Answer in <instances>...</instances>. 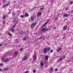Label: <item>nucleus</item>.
Wrapping results in <instances>:
<instances>
[{
  "label": "nucleus",
  "mask_w": 73,
  "mask_h": 73,
  "mask_svg": "<svg viewBox=\"0 0 73 73\" xmlns=\"http://www.w3.org/2000/svg\"><path fill=\"white\" fill-rule=\"evenodd\" d=\"M19 21V19L17 18H15L14 20V23L15 24H16Z\"/></svg>",
  "instance_id": "nucleus-1"
},
{
  "label": "nucleus",
  "mask_w": 73,
  "mask_h": 73,
  "mask_svg": "<svg viewBox=\"0 0 73 73\" xmlns=\"http://www.w3.org/2000/svg\"><path fill=\"white\" fill-rule=\"evenodd\" d=\"M48 31V29L44 28L41 30L42 32H46Z\"/></svg>",
  "instance_id": "nucleus-2"
},
{
  "label": "nucleus",
  "mask_w": 73,
  "mask_h": 73,
  "mask_svg": "<svg viewBox=\"0 0 73 73\" xmlns=\"http://www.w3.org/2000/svg\"><path fill=\"white\" fill-rule=\"evenodd\" d=\"M36 25V23L34 22L33 23L32 25H31V28H32V29H33L34 28V27H35V26Z\"/></svg>",
  "instance_id": "nucleus-3"
},
{
  "label": "nucleus",
  "mask_w": 73,
  "mask_h": 73,
  "mask_svg": "<svg viewBox=\"0 0 73 73\" xmlns=\"http://www.w3.org/2000/svg\"><path fill=\"white\" fill-rule=\"evenodd\" d=\"M16 26V25L15 24L14 26L12 27V29L11 30L12 32L13 33H14L15 32V29H14V28Z\"/></svg>",
  "instance_id": "nucleus-4"
},
{
  "label": "nucleus",
  "mask_w": 73,
  "mask_h": 73,
  "mask_svg": "<svg viewBox=\"0 0 73 73\" xmlns=\"http://www.w3.org/2000/svg\"><path fill=\"white\" fill-rule=\"evenodd\" d=\"M28 59V56H25L23 60V61H25V60H27Z\"/></svg>",
  "instance_id": "nucleus-5"
},
{
  "label": "nucleus",
  "mask_w": 73,
  "mask_h": 73,
  "mask_svg": "<svg viewBox=\"0 0 73 73\" xmlns=\"http://www.w3.org/2000/svg\"><path fill=\"white\" fill-rule=\"evenodd\" d=\"M9 4L8 3H7V4H5L2 7V8H5V7H7V6H8Z\"/></svg>",
  "instance_id": "nucleus-6"
},
{
  "label": "nucleus",
  "mask_w": 73,
  "mask_h": 73,
  "mask_svg": "<svg viewBox=\"0 0 73 73\" xmlns=\"http://www.w3.org/2000/svg\"><path fill=\"white\" fill-rule=\"evenodd\" d=\"M41 15V12H38L37 15V17H39Z\"/></svg>",
  "instance_id": "nucleus-7"
},
{
  "label": "nucleus",
  "mask_w": 73,
  "mask_h": 73,
  "mask_svg": "<svg viewBox=\"0 0 73 73\" xmlns=\"http://www.w3.org/2000/svg\"><path fill=\"white\" fill-rule=\"evenodd\" d=\"M19 54V52L18 51H16L14 53V56H17V54Z\"/></svg>",
  "instance_id": "nucleus-8"
},
{
  "label": "nucleus",
  "mask_w": 73,
  "mask_h": 73,
  "mask_svg": "<svg viewBox=\"0 0 73 73\" xmlns=\"http://www.w3.org/2000/svg\"><path fill=\"white\" fill-rule=\"evenodd\" d=\"M9 59L8 58H6L3 61L4 62H8L9 61Z\"/></svg>",
  "instance_id": "nucleus-9"
},
{
  "label": "nucleus",
  "mask_w": 73,
  "mask_h": 73,
  "mask_svg": "<svg viewBox=\"0 0 73 73\" xmlns=\"http://www.w3.org/2000/svg\"><path fill=\"white\" fill-rule=\"evenodd\" d=\"M49 23V21H47L43 25V27H44L45 25H46V24H48Z\"/></svg>",
  "instance_id": "nucleus-10"
},
{
  "label": "nucleus",
  "mask_w": 73,
  "mask_h": 73,
  "mask_svg": "<svg viewBox=\"0 0 73 73\" xmlns=\"http://www.w3.org/2000/svg\"><path fill=\"white\" fill-rule=\"evenodd\" d=\"M33 57L34 58L33 61H35L37 59V57L35 56H33Z\"/></svg>",
  "instance_id": "nucleus-11"
},
{
  "label": "nucleus",
  "mask_w": 73,
  "mask_h": 73,
  "mask_svg": "<svg viewBox=\"0 0 73 73\" xmlns=\"http://www.w3.org/2000/svg\"><path fill=\"white\" fill-rule=\"evenodd\" d=\"M43 51L44 52V53H46V52H47V50H46V48H44V49Z\"/></svg>",
  "instance_id": "nucleus-12"
},
{
  "label": "nucleus",
  "mask_w": 73,
  "mask_h": 73,
  "mask_svg": "<svg viewBox=\"0 0 73 73\" xmlns=\"http://www.w3.org/2000/svg\"><path fill=\"white\" fill-rule=\"evenodd\" d=\"M30 19H31V21H32L33 20V19H34V17L33 16H31V17Z\"/></svg>",
  "instance_id": "nucleus-13"
},
{
  "label": "nucleus",
  "mask_w": 73,
  "mask_h": 73,
  "mask_svg": "<svg viewBox=\"0 0 73 73\" xmlns=\"http://www.w3.org/2000/svg\"><path fill=\"white\" fill-rule=\"evenodd\" d=\"M63 16L64 17H68V16H69V15L68 14H64Z\"/></svg>",
  "instance_id": "nucleus-14"
},
{
  "label": "nucleus",
  "mask_w": 73,
  "mask_h": 73,
  "mask_svg": "<svg viewBox=\"0 0 73 73\" xmlns=\"http://www.w3.org/2000/svg\"><path fill=\"white\" fill-rule=\"evenodd\" d=\"M40 65L41 66H44V63L43 62H41L40 63Z\"/></svg>",
  "instance_id": "nucleus-15"
},
{
  "label": "nucleus",
  "mask_w": 73,
  "mask_h": 73,
  "mask_svg": "<svg viewBox=\"0 0 73 73\" xmlns=\"http://www.w3.org/2000/svg\"><path fill=\"white\" fill-rule=\"evenodd\" d=\"M25 17H28V16H29V14H28V13H26L25 14Z\"/></svg>",
  "instance_id": "nucleus-16"
},
{
  "label": "nucleus",
  "mask_w": 73,
  "mask_h": 73,
  "mask_svg": "<svg viewBox=\"0 0 73 73\" xmlns=\"http://www.w3.org/2000/svg\"><path fill=\"white\" fill-rule=\"evenodd\" d=\"M66 26H64L63 29L64 31H66Z\"/></svg>",
  "instance_id": "nucleus-17"
},
{
  "label": "nucleus",
  "mask_w": 73,
  "mask_h": 73,
  "mask_svg": "<svg viewBox=\"0 0 73 73\" xmlns=\"http://www.w3.org/2000/svg\"><path fill=\"white\" fill-rule=\"evenodd\" d=\"M47 51H49L50 50V47H48L47 48Z\"/></svg>",
  "instance_id": "nucleus-18"
},
{
  "label": "nucleus",
  "mask_w": 73,
  "mask_h": 73,
  "mask_svg": "<svg viewBox=\"0 0 73 73\" xmlns=\"http://www.w3.org/2000/svg\"><path fill=\"white\" fill-rule=\"evenodd\" d=\"M45 59L46 60H48V56H46L45 57Z\"/></svg>",
  "instance_id": "nucleus-19"
},
{
  "label": "nucleus",
  "mask_w": 73,
  "mask_h": 73,
  "mask_svg": "<svg viewBox=\"0 0 73 73\" xmlns=\"http://www.w3.org/2000/svg\"><path fill=\"white\" fill-rule=\"evenodd\" d=\"M61 49H62V48H60L58 49V50H57V52H60V50H61Z\"/></svg>",
  "instance_id": "nucleus-20"
},
{
  "label": "nucleus",
  "mask_w": 73,
  "mask_h": 73,
  "mask_svg": "<svg viewBox=\"0 0 73 73\" xmlns=\"http://www.w3.org/2000/svg\"><path fill=\"white\" fill-rule=\"evenodd\" d=\"M65 57H66V56H65V55L61 56V58H65Z\"/></svg>",
  "instance_id": "nucleus-21"
},
{
  "label": "nucleus",
  "mask_w": 73,
  "mask_h": 73,
  "mask_svg": "<svg viewBox=\"0 0 73 73\" xmlns=\"http://www.w3.org/2000/svg\"><path fill=\"white\" fill-rule=\"evenodd\" d=\"M42 38H43V35H41L39 38V40H40V39Z\"/></svg>",
  "instance_id": "nucleus-22"
},
{
  "label": "nucleus",
  "mask_w": 73,
  "mask_h": 73,
  "mask_svg": "<svg viewBox=\"0 0 73 73\" xmlns=\"http://www.w3.org/2000/svg\"><path fill=\"white\" fill-rule=\"evenodd\" d=\"M3 70H8V69L7 68H5L3 69Z\"/></svg>",
  "instance_id": "nucleus-23"
},
{
  "label": "nucleus",
  "mask_w": 73,
  "mask_h": 73,
  "mask_svg": "<svg viewBox=\"0 0 73 73\" xmlns=\"http://www.w3.org/2000/svg\"><path fill=\"white\" fill-rule=\"evenodd\" d=\"M8 34L9 36H12V34L10 33L9 32Z\"/></svg>",
  "instance_id": "nucleus-24"
},
{
  "label": "nucleus",
  "mask_w": 73,
  "mask_h": 73,
  "mask_svg": "<svg viewBox=\"0 0 73 73\" xmlns=\"http://www.w3.org/2000/svg\"><path fill=\"white\" fill-rule=\"evenodd\" d=\"M6 57H7V55H4L3 56V58H5Z\"/></svg>",
  "instance_id": "nucleus-25"
},
{
  "label": "nucleus",
  "mask_w": 73,
  "mask_h": 73,
  "mask_svg": "<svg viewBox=\"0 0 73 73\" xmlns=\"http://www.w3.org/2000/svg\"><path fill=\"white\" fill-rule=\"evenodd\" d=\"M6 18V16L5 15L3 17L2 19H5Z\"/></svg>",
  "instance_id": "nucleus-26"
},
{
  "label": "nucleus",
  "mask_w": 73,
  "mask_h": 73,
  "mask_svg": "<svg viewBox=\"0 0 73 73\" xmlns=\"http://www.w3.org/2000/svg\"><path fill=\"white\" fill-rule=\"evenodd\" d=\"M20 17L21 18H24V16L23 15H20Z\"/></svg>",
  "instance_id": "nucleus-27"
},
{
  "label": "nucleus",
  "mask_w": 73,
  "mask_h": 73,
  "mask_svg": "<svg viewBox=\"0 0 73 73\" xmlns=\"http://www.w3.org/2000/svg\"><path fill=\"white\" fill-rule=\"evenodd\" d=\"M36 72V70H33V73H35V72Z\"/></svg>",
  "instance_id": "nucleus-28"
},
{
  "label": "nucleus",
  "mask_w": 73,
  "mask_h": 73,
  "mask_svg": "<svg viewBox=\"0 0 73 73\" xmlns=\"http://www.w3.org/2000/svg\"><path fill=\"white\" fill-rule=\"evenodd\" d=\"M19 50H20L21 51V52L23 50V48H21L20 49H19Z\"/></svg>",
  "instance_id": "nucleus-29"
},
{
  "label": "nucleus",
  "mask_w": 73,
  "mask_h": 73,
  "mask_svg": "<svg viewBox=\"0 0 73 73\" xmlns=\"http://www.w3.org/2000/svg\"><path fill=\"white\" fill-rule=\"evenodd\" d=\"M58 61H62V58H60L58 60Z\"/></svg>",
  "instance_id": "nucleus-30"
},
{
  "label": "nucleus",
  "mask_w": 73,
  "mask_h": 73,
  "mask_svg": "<svg viewBox=\"0 0 73 73\" xmlns=\"http://www.w3.org/2000/svg\"><path fill=\"white\" fill-rule=\"evenodd\" d=\"M53 50H50V53H52L53 52Z\"/></svg>",
  "instance_id": "nucleus-31"
},
{
  "label": "nucleus",
  "mask_w": 73,
  "mask_h": 73,
  "mask_svg": "<svg viewBox=\"0 0 73 73\" xmlns=\"http://www.w3.org/2000/svg\"><path fill=\"white\" fill-rule=\"evenodd\" d=\"M53 70V68H51L50 69V71H52V70Z\"/></svg>",
  "instance_id": "nucleus-32"
},
{
  "label": "nucleus",
  "mask_w": 73,
  "mask_h": 73,
  "mask_svg": "<svg viewBox=\"0 0 73 73\" xmlns=\"http://www.w3.org/2000/svg\"><path fill=\"white\" fill-rule=\"evenodd\" d=\"M29 71H27L26 72H25V73H29Z\"/></svg>",
  "instance_id": "nucleus-33"
},
{
  "label": "nucleus",
  "mask_w": 73,
  "mask_h": 73,
  "mask_svg": "<svg viewBox=\"0 0 73 73\" xmlns=\"http://www.w3.org/2000/svg\"><path fill=\"white\" fill-rule=\"evenodd\" d=\"M23 40H26V38H23Z\"/></svg>",
  "instance_id": "nucleus-34"
},
{
  "label": "nucleus",
  "mask_w": 73,
  "mask_h": 73,
  "mask_svg": "<svg viewBox=\"0 0 73 73\" xmlns=\"http://www.w3.org/2000/svg\"><path fill=\"white\" fill-rule=\"evenodd\" d=\"M24 33H20V34H21V35H23V34H24Z\"/></svg>",
  "instance_id": "nucleus-35"
},
{
  "label": "nucleus",
  "mask_w": 73,
  "mask_h": 73,
  "mask_svg": "<svg viewBox=\"0 0 73 73\" xmlns=\"http://www.w3.org/2000/svg\"><path fill=\"white\" fill-rule=\"evenodd\" d=\"M53 1H54V0H52L51 1V2L52 3H53Z\"/></svg>",
  "instance_id": "nucleus-36"
},
{
  "label": "nucleus",
  "mask_w": 73,
  "mask_h": 73,
  "mask_svg": "<svg viewBox=\"0 0 73 73\" xmlns=\"http://www.w3.org/2000/svg\"><path fill=\"white\" fill-rule=\"evenodd\" d=\"M73 4V1H71L70 2V4Z\"/></svg>",
  "instance_id": "nucleus-37"
},
{
  "label": "nucleus",
  "mask_w": 73,
  "mask_h": 73,
  "mask_svg": "<svg viewBox=\"0 0 73 73\" xmlns=\"http://www.w3.org/2000/svg\"><path fill=\"white\" fill-rule=\"evenodd\" d=\"M3 64L2 63L0 64V66H3Z\"/></svg>",
  "instance_id": "nucleus-38"
},
{
  "label": "nucleus",
  "mask_w": 73,
  "mask_h": 73,
  "mask_svg": "<svg viewBox=\"0 0 73 73\" xmlns=\"http://www.w3.org/2000/svg\"><path fill=\"white\" fill-rule=\"evenodd\" d=\"M3 25H4V24H5V22L4 21L3 22Z\"/></svg>",
  "instance_id": "nucleus-39"
},
{
  "label": "nucleus",
  "mask_w": 73,
  "mask_h": 73,
  "mask_svg": "<svg viewBox=\"0 0 73 73\" xmlns=\"http://www.w3.org/2000/svg\"><path fill=\"white\" fill-rule=\"evenodd\" d=\"M10 13H11V11H10L9 12L7 13V15H9V14H10Z\"/></svg>",
  "instance_id": "nucleus-40"
},
{
  "label": "nucleus",
  "mask_w": 73,
  "mask_h": 73,
  "mask_svg": "<svg viewBox=\"0 0 73 73\" xmlns=\"http://www.w3.org/2000/svg\"><path fill=\"white\" fill-rule=\"evenodd\" d=\"M55 70L56 72H57V68H56Z\"/></svg>",
  "instance_id": "nucleus-41"
},
{
  "label": "nucleus",
  "mask_w": 73,
  "mask_h": 73,
  "mask_svg": "<svg viewBox=\"0 0 73 73\" xmlns=\"http://www.w3.org/2000/svg\"><path fill=\"white\" fill-rule=\"evenodd\" d=\"M13 16H15V13H14L13 14Z\"/></svg>",
  "instance_id": "nucleus-42"
},
{
  "label": "nucleus",
  "mask_w": 73,
  "mask_h": 73,
  "mask_svg": "<svg viewBox=\"0 0 73 73\" xmlns=\"http://www.w3.org/2000/svg\"><path fill=\"white\" fill-rule=\"evenodd\" d=\"M43 8H41L40 9V10H41V9H43Z\"/></svg>",
  "instance_id": "nucleus-43"
},
{
  "label": "nucleus",
  "mask_w": 73,
  "mask_h": 73,
  "mask_svg": "<svg viewBox=\"0 0 73 73\" xmlns=\"http://www.w3.org/2000/svg\"><path fill=\"white\" fill-rule=\"evenodd\" d=\"M2 69L1 68L0 69V72H1V71H2Z\"/></svg>",
  "instance_id": "nucleus-44"
},
{
  "label": "nucleus",
  "mask_w": 73,
  "mask_h": 73,
  "mask_svg": "<svg viewBox=\"0 0 73 73\" xmlns=\"http://www.w3.org/2000/svg\"><path fill=\"white\" fill-rule=\"evenodd\" d=\"M55 20H58V18H55Z\"/></svg>",
  "instance_id": "nucleus-45"
},
{
  "label": "nucleus",
  "mask_w": 73,
  "mask_h": 73,
  "mask_svg": "<svg viewBox=\"0 0 73 73\" xmlns=\"http://www.w3.org/2000/svg\"><path fill=\"white\" fill-rule=\"evenodd\" d=\"M7 44H5V46H7Z\"/></svg>",
  "instance_id": "nucleus-46"
},
{
  "label": "nucleus",
  "mask_w": 73,
  "mask_h": 73,
  "mask_svg": "<svg viewBox=\"0 0 73 73\" xmlns=\"http://www.w3.org/2000/svg\"><path fill=\"white\" fill-rule=\"evenodd\" d=\"M2 46V44H0V46Z\"/></svg>",
  "instance_id": "nucleus-47"
},
{
  "label": "nucleus",
  "mask_w": 73,
  "mask_h": 73,
  "mask_svg": "<svg viewBox=\"0 0 73 73\" xmlns=\"http://www.w3.org/2000/svg\"><path fill=\"white\" fill-rule=\"evenodd\" d=\"M71 12H73V10H71Z\"/></svg>",
  "instance_id": "nucleus-48"
},
{
  "label": "nucleus",
  "mask_w": 73,
  "mask_h": 73,
  "mask_svg": "<svg viewBox=\"0 0 73 73\" xmlns=\"http://www.w3.org/2000/svg\"><path fill=\"white\" fill-rule=\"evenodd\" d=\"M36 9V7H34L33 9Z\"/></svg>",
  "instance_id": "nucleus-49"
},
{
  "label": "nucleus",
  "mask_w": 73,
  "mask_h": 73,
  "mask_svg": "<svg viewBox=\"0 0 73 73\" xmlns=\"http://www.w3.org/2000/svg\"><path fill=\"white\" fill-rule=\"evenodd\" d=\"M50 20L49 19H48V21H50Z\"/></svg>",
  "instance_id": "nucleus-50"
},
{
  "label": "nucleus",
  "mask_w": 73,
  "mask_h": 73,
  "mask_svg": "<svg viewBox=\"0 0 73 73\" xmlns=\"http://www.w3.org/2000/svg\"><path fill=\"white\" fill-rule=\"evenodd\" d=\"M21 32H23V30H22Z\"/></svg>",
  "instance_id": "nucleus-51"
},
{
  "label": "nucleus",
  "mask_w": 73,
  "mask_h": 73,
  "mask_svg": "<svg viewBox=\"0 0 73 73\" xmlns=\"http://www.w3.org/2000/svg\"><path fill=\"white\" fill-rule=\"evenodd\" d=\"M45 62V63H46V62Z\"/></svg>",
  "instance_id": "nucleus-52"
},
{
  "label": "nucleus",
  "mask_w": 73,
  "mask_h": 73,
  "mask_svg": "<svg viewBox=\"0 0 73 73\" xmlns=\"http://www.w3.org/2000/svg\"><path fill=\"white\" fill-rule=\"evenodd\" d=\"M33 9H32V10H33Z\"/></svg>",
  "instance_id": "nucleus-53"
},
{
  "label": "nucleus",
  "mask_w": 73,
  "mask_h": 73,
  "mask_svg": "<svg viewBox=\"0 0 73 73\" xmlns=\"http://www.w3.org/2000/svg\"><path fill=\"white\" fill-rule=\"evenodd\" d=\"M30 20V19H29V21Z\"/></svg>",
  "instance_id": "nucleus-54"
}]
</instances>
